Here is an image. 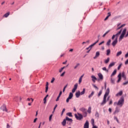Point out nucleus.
<instances>
[{
    "label": "nucleus",
    "instance_id": "f257e3e1",
    "mask_svg": "<svg viewBox=\"0 0 128 128\" xmlns=\"http://www.w3.org/2000/svg\"><path fill=\"white\" fill-rule=\"evenodd\" d=\"M122 30H120L116 34H114L112 37V40H114V38H116L115 40L112 42V46H116V44H118V36H120V34H122Z\"/></svg>",
    "mask_w": 128,
    "mask_h": 128
},
{
    "label": "nucleus",
    "instance_id": "f03ea898",
    "mask_svg": "<svg viewBox=\"0 0 128 128\" xmlns=\"http://www.w3.org/2000/svg\"><path fill=\"white\" fill-rule=\"evenodd\" d=\"M108 94H110V88H108L104 94L103 100L100 104L101 106H104L106 104V98Z\"/></svg>",
    "mask_w": 128,
    "mask_h": 128
},
{
    "label": "nucleus",
    "instance_id": "7ed1b4c3",
    "mask_svg": "<svg viewBox=\"0 0 128 128\" xmlns=\"http://www.w3.org/2000/svg\"><path fill=\"white\" fill-rule=\"evenodd\" d=\"M122 76L124 78V80H126V74H124V72H122V73H120L118 76V78L117 82H120V80H122Z\"/></svg>",
    "mask_w": 128,
    "mask_h": 128
},
{
    "label": "nucleus",
    "instance_id": "20e7f679",
    "mask_svg": "<svg viewBox=\"0 0 128 128\" xmlns=\"http://www.w3.org/2000/svg\"><path fill=\"white\" fill-rule=\"evenodd\" d=\"M124 96H122L118 101V106L122 107V106H124Z\"/></svg>",
    "mask_w": 128,
    "mask_h": 128
},
{
    "label": "nucleus",
    "instance_id": "39448f33",
    "mask_svg": "<svg viewBox=\"0 0 128 128\" xmlns=\"http://www.w3.org/2000/svg\"><path fill=\"white\" fill-rule=\"evenodd\" d=\"M75 118H76V120H82V114H80V113H78V114H75Z\"/></svg>",
    "mask_w": 128,
    "mask_h": 128
},
{
    "label": "nucleus",
    "instance_id": "423d86ee",
    "mask_svg": "<svg viewBox=\"0 0 128 128\" xmlns=\"http://www.w3.org/2000/svg\"><path fill=\"white\" fill-rule=\"evenodd\" d=\"M80 112H82L83 114H84V116H88V112H86V109L84 108H82L80 109Z\"/></svg>",
    "mask_w": 128,
    "mask_h": 128
},
{
    "label": "nucleus",
    "instance_id": "0eeeda50",
    "mask_svg": "<svg viewBox=\"0 0 128 128\" xmlns=\"http://www.w3.org/2000/svg\"><path fill=\"white\" fill-rule=\"evenodd\" d=\"M78 84H76L74 86V87L73 89L72 90V93L74 94V92H76V90L78 89Z\"/></svg>",
    "mask_w": 128,
    "mask_h": 128
},
{
    "label": "nucleus",
    "instance_id": "6e6552de",
    "mask_svg": "<svg viewBox=\"0 0 128 128\" xmlns=\"http://www.w3.org/2000/svg\"><path fill=\"white\" fill-rule=\"evenodd\" d=\"M65 120H66L67 121V124H68V122H69V124H70L71 122H72V119L70 118L68 116H66V118Z\"/></svg>",
    "mask_w": 128,
    "mask_h": 128
},
{
    "label": "nucleus",
    "instance_id": "1a4fd4ad",
    "mask_svg": "<svg viewBox=\"0 0 128 128\" xmlns=\"http://www.w3.org/2000/svg\"><path fill=\"white\" fill-rule=\"evenodd\" d=\"M91 124L93 126L92 128H98L96 126H94V118L91 120Z\"/></svg>",
    "mask_w": 128,
    "mask_h": 128
},
{
    "label": "nucleus",
    "instance_id": "9d476101",
    "mask_svg": "<svg viewBox=\"0 0 128 128\" xmlns=\"http://www.w3.org/2000/svg\"><path fill=\"white\" fill-rule=\"evenodd\" d=\"M98 76L100 80H104V76H102V73H98Z\"/></svg>",
    "mask_w": 128,
    "mask_h": 128
},
{
    "label": "nucleus",
    "instance_id": "9b49d317",
    "mask_svg": "<svg viewBox=\"0 0 128 128\" xmlns=\"http://www.w3.org/2000/svg\"><path fill=\"white\" fill-rule=\"evenodd\" d=\"M1 110H3V112H8V110H6V106L4 105L0 108Z\"/></svg>",
    "mask_w": 128,
    "mask_h": 128
},
{
    "label": "nucleus",
    "instance_id": "f8f14e48",
    "mask_svg": "<svg viewBox=\"0 0 128 128\" xmlns=\"http://www.w3.org/2000/svg\"><path fill=\"white\" fill-rule=\"evenodd\" d=\"M62 91H60V94L57 97L56 99V102H58L60 100V96H62Z\"/></svg>",
    "mask_w": 128,
    "mask_h": 128
},
{
    "label": "nucleus",
    "instance_id": "ddd939ff",
    "mask_svg": "<svg viewBox=\"0 0 128 128\" xmlns=\"http://www.w3.org/2000/svg\"><path fill=\"white\" fill-rule=\"evenodd\" d=\"M91 78H92V82H96V80H98L96 78V77L94 76H92Z\"/></svg>",
    "mask_w": 128,
    "mask_h": 128
},
{
    "label": "nucleus",
    "instance_id": "4468645a",
    "mask_svg": "<svg viewBox=\"0 0 128 128\" xmlns=\"http://www.w3.org/2000/svg\"><path fill=\"white\" fill-rule=\"evenodd\" d=\"M88 126H89L88 121L86 120V123L84 124V128H88Z\"/></svg>",
    "mask_w": 128,
    "mask_h": 128
},
{
    "label": "nucleus",
    "instance_id": "2eb2a0df",
    "mask_svg": "<svg viewBox=\"0 0 128 128\" xmlns=\"http://www.w3.org/2000/svg\"><path fill=\"white\" fill-rule=\"evenodd\" d=\"M120 112V108H116L115 111L114 112V114H118Z\"/></svg>",
    "mask_w": 128,
    "mask_h": 128
},
{
    "label": "nucleus",
    "instance_id": "dca6fc26",
    "mask_svg": "<svg viewBox=\"0 0 128 128\" xmlns=\"http://www.w3.org/2000/svg\"><path fill=\"white\" fill-rule=\"evenodd\" d=\"M75 95H76V98H80V92L78 91V92H76Z\"/></svg>",
    "mask_w": 128,
    "mask_h": 128
},
{
    "label": "nucleus",
    "instance_id": "f3484780",
    "mask_svg": "<svg viewBox=\"0 0 128 128\" xmlns=\"http://www.w3.org/2000/svg\"><path fill=\"white\" fill-rule=\"evenodd\" d=\"M122 95V91H120L118 93H117L116 95V96H120Z\"/></svg>",
    "mask_w": 128,
    "mask_h": 128
},
{
    "label": "nucleus",
    "instance_id": "a211bd4d",
    "mask_svg": "<svg viewBox=\"0 0 128 128\" xmlns=\"http://www.w3.org/2000/svg\"><path fill=\"white\" fill-rule=\"evenodd\" d=\"M98 56H100V52H96V54L94 57V60H96Z\"/></svg>",
    "mask_w": 128,
    "mask_h": 128
},
{
    "label": "nucleus",
    "instance_id": "6ab92c4d",
    "mask_svg": "<svg viewBox=\"0 0 128 128\" xmlns=\"http://www.w3.org/2000/svg\"><path fill=\"white\" fill-rule=\"evenodd\" d=\"M94 116L96 118H100V114H98V112H96Z\"/></svg>",
    "mask_w": 128,
    "mask_h": 128
},
{
    "label": "nucleus",
    "instance_id": "aec40b11",
    "mask_svg": "<svg viewBox=\"0 0 128 128\" xmlns=\"http://www.w3.org/2000/svg\"><path fill=\"white\" fill-rule=\"evenodd\" d=\"M82 78H84V74L81 76L78 80V84H80L82 82Z\"/></svg>",
    "mask_w": 128,
    "mask_h": 128
},
{
    "label": "nucleus",
    "instance_id": "412c9836",
    "mask_svg": "<svg viewBox=\"0 0 128 128\" xmlns=\"http://www.w3.org/2000/svg\"><path fill=\"white\" fill-rule=\"evenodd\" d=\"M115 64L116 63L114 62H112L110 63L109 64L108 68H112V66H114Z\"/></svg>",
    "mask_w": 128,
    "mask_h": 128
},
{
    "label": "nucleus",
    "instance_id": "4be33fe9",
    "mask_svg": "<svg viewBox=\"0 0 128 128\" xmlns=\"http://www.w3.org/2000/svg\"><path fill=\"white\" fill-rule=\"evenodd\" d=\"M73 96H74V94H72V92H70L68 98L72 100V98Z\"/></svg>",
    "mask_w": 128,
    "mask_h": 128
},
{
    "label": "nucleus",
    "instance_id": "5701e85b",
    "mask_svg": "<svg viewBox=\"0 0 128 128\" xmlns=\"http://www.w3.org/2000/svg\"><path fill=\"white\" fill-rule=\"evenodd\" d=\"M88 114H92V107H89L86 111Z\"/></svg>",
    "mask_w": 128,
    "mask_h": 128
},
{
    "label": "nucleus",
    "instance_id": "b1692460",
    "mask_svg": "<svg viewBox=\"0 0 128 128\" xmlns=\"http://www.w3.org/2000/svg\"><path fill=\"white\" fill-rule=\"evenodd\" d=\"M116 74V70H115L112 73V74H111V76H114L115 74Z\"/></svg>",
    "mask_w": 128,
    "mask_h": 128
},
{
    "label": "nucleus",
    "instance_id": "393cba45",
    "mask_svg": "<svg viewBox=\"0 0 128 128\" xmlns=\"http://www.w3.org/2000/svg\"><path fill=\"white\" fill-rule=\"evenodd\" d=\"M110 49H108L106 50V56H110Z\"/></svg>",
    "mask_w": 128,
    "mask_h": 128
},
{
    "label": "nucleus",
    "instance_id": "a878e982",
    "mask_svg": "<svg viewBox=\"0 0 128 128\" xmlns=\"http://www.w3.org/2000/svg\"><path fill=\"white\" fill-rule=\"evenodd\" d=\"M122 54V51H120L117 52L116 56H120V54Z\"/></svg>",
    "mask_w": 128,
    "mask_h": 128
},
{
    "label": "nucleus",
    "instance_id": "bb28decb",
    "mask_svg": "<svg viewBox=\"0 0 128 128\" xmlns=\"http://www.w3.org/2000/svg\"><path fill=\"white\" fill-rule=\"evenodd\" d=\"M66 116H70V118H72V112H68L66 114Z\"/></svg>",
    "mask_w": 128,
    "mask_h": 128
},
{
    "label": "nucleus",
    "instance_id": "cd10ccee",
    "mask_svg": "<svg viewBox=\"0 0 128 128\" xmlns=\"http://www.w3.org/2000/svg\"><path fill=\"white\" fill-rule=\"evenodd\" d=\"M84 92H86V89L85 88H83L82 92H80V94L81 96H82V94H84Z\"/></svg>",
    "mask_w": 128,
    "mask_h": 128
},
{
    "label": "nucleus",
    "instance_id": "c85d7f7f",
    "mask_svg": "<svg viewBox=\"0 0 128 128\" xmlns=\"http://www.w3.org/2000/svg\"><path fill=\"white\" fill-rule=\"evenodd\" d=\"M10 16V12H8L6 13L5 14H4V18H8Z\"/></svg>",
    "mask_w": 128,
    "mask_h": 128
},
{
    "label": "nucleus",
    "instance_id": "c756f323",
    "mask_svg": "<svg viewBox=\"0 0 128 128\" xmlns=\"http://www.w3.org/2000/svg\"><path fill=\"white\" fill-rule=\"evenodd\" d=\"M94 92H92V93L90 94L88 96V98H92V96H94Z\"/></svg>",
    "mask_w": 128,
    "mask_h": 128
},
{
    "label": "nucleus",
    "instance_id": "7c9ffc66",
    "mask_svg": "<svg viewBox=\"0 0 128 128\" xmlns=\"http://www.w3.org/2000/svg\"><path fill=\"white\" fill-rule=\"evenodd\" d=\"M109 62H110V58H108L107 59L104 60V63L108 64Z\"/></svg>",
    "mask_w": 128,
    "mask_h": 128
},
{
    "label": "nucleus",
    "instance_id": "2f4dec72",
    "mask_svg": "<svg viewBox=\"0 0 128 128\" xmlns=\"http://www.w3.org/2000/svg\"><path fill=\"white\" fill-rule=\"evenodd\" d=\"M66 120L64 119L63 122H62V126H66Z\"/></svg>",
    "mask_w": 128,
    "mask_h": 128
},
{
    "label": "nucleus",
    "instance_id": "473e14b6",
    "mask_svg": "<svg viewBox=\"0 0 128 128\" xmlns=\"http://www.w3.org/2000/svg\"><path fill=\"white\" fill-rule=\"evenodd\" d=\"M110 42H112V40L110 39L107 42V46H110Z\"/></svg>",
    "mask_w": 128,
    "mask_h": 128
},
{
    "label": "nucleus",
    "instance_id": "72a5a7b5",
    "mask_svg": "<svg viewBox=\"0 0 128 128\" xmlns=\"http://www.w3.org/2000/svg\"><path fill=\"white\" fill-rule=\"evenodd\" d=\"M102 70H104L105 72H108V70L106 69V68L104 67L102 68Z\"/></svg>",
    "mask_w": 128,
    "mask_h": 128
},
{
    "label": "nucleus",
    "instance_id": "f704fd0d",
    "mask_svg": "<svg viewBox=\"0 0 128 128\" xmlns=\"http://www.w3.org/2000/svg\"><path fill=\"white\" fill-rule=\"evenodd\" d=\"M110 32V30H108V31H107L106 32L105 34H104L103 35V38H104V36H106V34H108V32Z\"/></svg>",
    "mask_w": 128,
    "mask_h": 128
},
{
    "label": "nucleus",
    "instance_id": "c9c22d12",
    "mask_svg": "<svg viewBox=\"0 0 128 128\" xmlns=\"http://www.w3.org/2000/svg\"><path fill=\"white\" fill-rule=\"evenodd\" d=\"M78 66H80V63H78L76 64V66L74 67V70H76Z\"/></svg>",
    "mask_w": 128,
    "mask_h": 128
},
{
    "label": "nucleus",
    "instance_id": "e433bc0d",
    "mask_svg": "<svg viewBox=\"0 0 128 128\" xmlns=\"http://www.w3.org/2000/svg\"><path fill=\"white\" fill-rule=\"evenodd\" d=\"M102 90H100V92L98 94V96H100L102 95Z\"/></svg>",
    "mask_w": 128,
    "mask_h": 128
},
{
    "label": "nucleus",
    "instance_id": "4c0bfd02",
    "mask_svg": "<svg viewBox=\"0 0 128 128\" xmlns=\"http://www.w3.org/2000/svg\"><path fill=\"white\" fill-rule=\"evenodd\" d=\"M66 66H64L60 70H59V72H62V70L65 68Z\"/></svg>",
    "mask_w": 128,
    "mask_h": 128
},
{
    "label": "nucleus",
    "instance_id": "58836bf2",
    "mask_svg": "<svg viewBox=\"0 0 128 128\" xmlns=\"http://www.w3.org/2000/svg\"><path fill=\"white\" fill-rule=\"evenodd\" d=\"M114 120H116L117 122H118V123L120 122L119 121H118V118L116 116L114 117Z\"/></svg>",
    "mask_w": 128,
    "mask_h": 128
},
{
    "label": "nucleus",
    "instance_id": "ea45409f",
    "mask_svg": "<svg viewBox=\"0 0 128 128\" xmlns=\"http://www.w3.org/2000/svg\"><path fill=\"white\" fill-rule=\"evenodd\" d=\"M56 108H58V104H56L54 108V110L52 112V114H54V111L56 110Z\"/></svg>",
    "mask_w": 128,
    "mask_h": 128
},
{
    "label": "nucleus",
    "instance_id": "a19ab883",
    "mask_svg": "<svg viewBox=\"0 0 128 128\" xmlns=\"http://www.w3.org/2000/svg\"><path fill=\"white\" fill-rule=\"evenodd\" d=\"M66 88H68V84L67 85H66L64 86V88H63V92H64L65 90H66Z\"/></svg>",
    "mask_w": 128,
    "mask_h": 128
},
{
    "label": "nucleus",
    "instance_id": "79ce46f5",
    "mask_svg": "<svg viewBox=\"0 0 128 128\" xmlns=\"http://www.w3.org/2000/svg\"><path fill=\"white\" fill-rule=\"evenodd\" d=\"M94 46H96V43H94L93 44H91L90 46H89L91 48H92Z\"/></svg>",
    "mask_w": 128,
    "mask_h": 128
},
{
    "label": "nucleus",
    "instance_id": "37998d69",
    "mask_svg": "<svg viewBox=\"0 0 128 128\" xmlns=\"http://www.w3.org/2000/svg\"><path fill=\"white\" fill-rule=\"evenodd\" d=\"M44 122H42V123L40 122V126H38V128H40V126H44Z\"/></svg>",
    "mask_w": 128,
    "mask_h": 128
},
{
    "label": "nucleus",
    "instance_id": "c03bdc74",
    "mask_svg": "<svg viewBox=\"0 0 128 128\" xmlns=\"http://www.w3.org/2000/svg\"><path fill=\"white\" fill-rule=\"evenodd\" d=\"M122 64H120V65L118 66V70H120V68H122Z\"/></svg>",
    "mask_w": 128,
    "mask_h": 128
},
{
    "label": "nucleus",
    "instance_id": "a18cd8bd",
    "mask_svg": "<svg viewBox=\"0 0 128 128\" xmlns=\"http://www.w3.org/2000/svg\"><path fill=\"white\" fill-rule=\"evenodd\" d=\"M48 86H46L45 92H48Z\"/></svg>",
    "mask_w": 128,
    "mask_h": 128
},
{
    "label": "nucleus",
    "instance_id": "49530a36",
    "mask_svg": "<svg viewBox=\"0 0 128 128\" xmlns=\"http://www.w3.org/2000/svg\"><path fill=\"white\" fill-rule=\"evenodd\" d=\"M110 82L111 84H114V80L112 79V78H111Z\"/></svg>",
    "mask_w": 128,
    "mask_h": 128
},
{
    "label": "nucleus",
    "instance_id": "de8ad7c7",
    "mask_svg": "<svg viewBox=\"0 0 128 128\" xmlns=\"http://www.w3.org/2000/svg\"><path fill=\"white\" fill-rule=\"evenodd\" d=\"M44 104H46V97L44 99Z\"/></svg>",
    "mask_w": 128,
    "mask_h": 128
},
{
    "label": "nucleus",
    "instance_id": "09e8293b",
    "mask_svg": "<svg viewBox=\"0 0 128 128\" xmlns=\"http://www.w3.org/2000/svg\"><path fill=\"white\" fill-rule=\"evenodd\" d=\"M52 114L50 117H49V120L50 122V120H52Z\"/></svg>",
    "mask_w": 128,
    "mask_h": 128
},
{
    "label": "nucleus",
    "instance_id": "8fccbe9b",
    "mask_svg": "<svg viewBox=\"0 0 128 128\" xmlns=\"http://www.w3.org/2000/svg\"><path fill=\"white\" fill-rule=\"evenodd\" d=\"M93 86L94 88H96V90H98V86H96L95 84H93Z\"/></svg>",
    "mask_w": 128,
    "mask_h": 128
},
{
    "label": "nucleus",
    "instance_id": "3c124183",
    "mask_svg": "<svg viewBox=\"0 0 128 128\" xmlns=\"http://www.w3.org/2000/svg\"><path fill=\"white\" fill-rule=\"evenodd\" d=\"M70 100H71L70 98H69L68 97L67 98V99L66 100V102H70Z\"/></svg>",
    "mask_w": 128,
    "mask_h": 128
},
{
    "label": "nucleus",
    "instance_id": "603ef678",
    "mask_svg": "<svg viewBox=\"0 0 128 128\" xmlns=\"http://www.w3.org/2000/svg\"><path fill=\"white\" fill-rule=\"evenodd\" d=\"M66 74V72H63L61 74L60 76H64V74Z\"/></svg>",
    "mask_w": 128,
    "mask_h": 128
},
{
    "label": "nucleus",
    "instance_id": "864d4df0",
    "mask_svg": "<svg viewBox=\"0 0 128 128\" xmlns=\"http://www.w3.org/2000/svg\"><path fill=\"white\" fill-rule=\"evenodd\" d=\"M102 44H104V41H102V42H100L98 44V46H102Z\"/></svg>",
    "mask_w": 128,
    "mask_h": 128
},
{
    "label": "nucleus",
    "instance_id": "5fc2aeb1",
    "mask_svg": "<svg viewBox=\"0 0 128 128\" xmlns=\"http://www.w3.org/2000/svg\"><path fill=\"white\" fill-rule=\"evenodd\" d=\"M54 78H52V80H51V84H53L54 82Z\"/></svg>",
    "mask_w": 128,
    "mask_h": 128
},
{
    "label": "nucleus",
    "instance_id": "6e6d98bb",
    "mask_svg": "<svg viewBox=\"0 0 128 128\" xmlns=\"http://www.w3.org/2000/svg\"><path fill=\"white\" fill-rule=\"evenodd\" d=\"M118 102H114V106H118Z\"/></svg>",
    "mask_w": 128,
    "mask_h": 128
},
{
    "label": "nucleus",
    "instance_id": "4d7b16f0",
    "mask_svg": "<svg viewBox=\"0 0 128 128\" xmlns=\"http://www.w3.org/2000/svg\"><path fill=\"white\" fill-rule=\"evenodd\" d=\"M109 104L110 105V104H112V100H110V102H109Z\"/></svg>",
    "mask_w": 128,
    "mask_h": 128
},
{
    "label": "nucleus",
    "instance_id": "13d9d810",
    "mask_svg": "<svg viewBox=\"0 0 128 128\" xmlns=\"http://www.w3.org/2000/svg\"><path fill=\"white\" fill-rule=\"evenodd\" d=\"M128 84V81L123 83V84L124 86H126V84Z\"/></svg>",
    "mask_w": 128,
    "mask_h": 128
},
{
    "label": "nucleus",
    "instance_id": "bf43d9fd",
    "mask_svg": "<svg viewBox=\"0 0 128 128\" xmlns=\"http://www.w3.org/2000/svg\"><path fill=\"white\" fill-rule=\"evenodd\" d=\"M124 26H126V24H123L120 26V27H121V28H124Z\"/></svg>",
    "mask_w": 128,
    "mask_h": 128
},
{
    "label": "nucleus",
    "instance_id": "052dcab7",
    "mask_svg": "<svg viewBox=\"0 0 128 128\" xmlns=\"http://www.w3.org/2000/svg\"><path fill=\"white\" fill-rule=\"evenodd\" d=\"M106 88V82L104 83V89Z\"/></svg>",
    "mask_w": 128,
    "mask_h": 128
},
{
    "label": "nucleus",
    "instance_id": "680f3d73",
    "mask_svg": "<svg viewBox=\"0 0 128 128\" xmlns=\"http://www.w3.org/2000/svg\"><path fill=\"white\" fill-rule=\"evenodd\" d=\"M125 64H128V59L126 61Z\"/></svg>",
    "mask_w": 128,
    "mask_h": 128
},
{
    "label": "nucleus",
    "instance_id": "e2e57ef3",
    "mask_svg": "<svg viewBox=\"0 0 128 128\" xmlns=\"http://www.w3.org/2000/svg\"><path fill=\"white\" fill-rule=\"evenodd\" d=\"M36 120H38V118H36L34 120V122H36Z\"/></svg>",
    "mask_w": 128,
    "mask_h": 128
},
{
    "label": "nucleus",
    "instance_id": "0e129e2a",
    "mask_svg": "<svg viewBox=\"0 0 128 128\" xmlns=\"http://www.w3.org/2000/svg\"><path fill=\"white\" fill-rule=\"evenodd\" d=\"M125 58H128V52L126 54Z\"/></svg>",
    "mask_w": 128,
    "mask_h": 128
},
{
    "label": "nucleus",
    "instance_id": "69168bd1",
    "mask_svg": "<svg viewBox=\"0 0 128 128\" xmlns=\"http://www.w3.org/2000/svg\"><path fill=\"white\" fill-rule=\"evenodd\" d=\"M108 16H107L106 18H105V19H104V20H108Z\"/></svg>",
    "mask_w": 128,
    "mask_h": 128
},
{
    "label": "nucleus",
    "instance_id": "338daca9",
    "mask_svg": "<svg viewBox=\"0 0 128 128\" xmlns=\"http://www.w3.org/2000/svg\"><path fill=\"white\" fill-rule=\"evenodd\" d=\"M108 111L110 112H112V108H109Z\"/></svg>",
    "mask_w": 128,
    "mask_h": 128
},
{
    "label": "nucleus",
    "instance_id": "774afa93",
    "mask_svg": "<svg viewBox=\"0 0 128 128\" xmlns=\"http://www.w3.org/2000/svg\"><path fill=\"white\" fill-rule=\"evenodd\" d=\"M10 128V126L8 124H7V128Z\"/></svg>",
    "mask_w": 128,
    "mask_h": 128
}]
</instances>
